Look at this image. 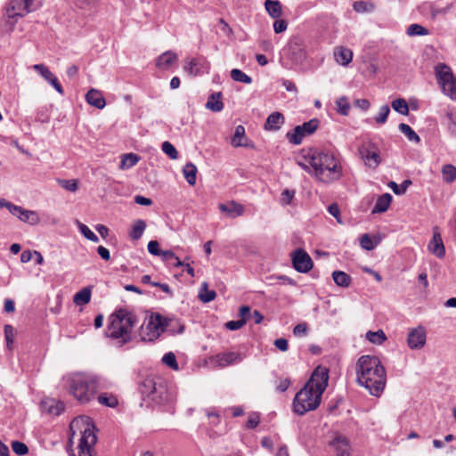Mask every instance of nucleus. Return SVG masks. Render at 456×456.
I'll return each instance as SVG.
<instances>
[{"label": "nucleus", "mask_w": 456, "mask_h": 456, "mask_svg": "<svg viewBox=\"0 0 456 456\" xmlns=\"http://www.w3.org/2000/svg\"><path fill=\"white\" fill-rule=\"evenodd\" d=\"M161 149L171 159H176L178 158V151L171 142L167 141L164 142L161 145Z\"/></svg>", "instance_id": "nucleus-46"}, {"label": "nucleus", "mask_w": 456, "mask_h": 456, "mask_svg": "<svg viewBox=\"0 0 456 456\" xmlns=\"http://www.w3.org/2000/svg\"><path fill=\"white\" fill-rule=\"evenodd\" d=\"M359 153L370 168L376 169L381 163L379 146L372 141L363 142L359 147Z\"/></svg>", "instance_id": "nucleus-9"}, {"label": "nucleus", "mask_w": 456, "mask_h": 456, "mask_svg": "<svg viewBox=\"0 0 456 456\" xmlns=\"http://www.w3.org/2000/svg\"><path fill=\"white\" fill-rule=\"evenodd\" d=\"M10 18L23 17L28 13L23 0H11L7 8Z\"/></svg>", "instance_id": "nucleus-22"}, {"label": "nucleus", "mask_w": 456, "mask_h": 456, "mask_svg": "<svg viewBox=\"0 0 456 456\" xmlns=\"http://www.w3.org/2000/svg\"><path fill=\"white\" fill-rule=\"evenodd\" d=\"M219 366L224 367L235 362H240L242 360V356L240 353L236 352H226L216 355Z\"/></svg>", "instance_id": "nucleus-23"}, {"label": "nucleus", "mask_w": 456, "mask_h": 456, "mask_svg": "<svg viewBox=\"0 0 456 456\" xmlns=\"http://www.w3.org/2000/svg\"><path fill=\"white\" fill-rule=\"evenodd\" d=\"M0 208H7L12 216L18 217L23 223L30 225H37L40 223L39 216L36 211L25 209L5 199H0Z\"/></svg>", "instance_id": "nucleus-7"}, {"label": "nucleus", "mask_w": 456, "mask_h": 456, "mask_svg": "<svg viewBox=\"0 0 456 456\" xmlns=\"http://www.w3.org/2000/svg\"><path fill=\"white\" fill-rule=\"evenodd\" d=\"M148 400L157 405L165 404L171 400V394L168 391L167 384L162 378L159 379L157 386H154V388H152V393Z\"/></svg>", "instance_id": "nucleus-11"}, {"label": "nucleus", "mask_w": 456, "mask_h": 456, "mask_svg": "<svg viewBox=\"0 0 456 456\" xmlns=\"http://www.w3.org/2000/svg\"><path fill=\"white\" fill-rule=\"evenodd\" d=\"M148 251L150 254L153 256H160L162 253V250L159 248V244L157 240H151L148 243Z\"/></svg>", "instance_id": "nucleus-61"}, {"label": "nucleus", "mask_w": 456, "mask_h": 456, "mask_svg": "<svg viewBox=\"0 0 456 456\" xmlns=\"http://www.w3.org/2000/svg\"><path fill=\"white\" fill-rule=\"evenodd\" d=\"M390 113V109L388 105H383L379 109V114L375 117V121L378 124H384L386 123L387 117Z\"/></svg>", "instance_id": "nucleus-51"}, {"label": "nucleus", "mask_w": 456, "mask_h": 456, "mask_svg": "<svg viewBox=\"0 0 456 456\" xmlns=\"http://www.w3.org/2000/svg\"><path fill=\"white\" fill-rule=\"evenodd\" d=\"M293 267L299 273H307L313 268L310 256L301 248H297L292 255Z\"/></svg>", "instance_id": "nucleus-12"}, {"label": "nucleus", "mask_w": 456, "mask_h": 456, "mask_svg": "<svg viewBox=\"0 0 456 456\" xmlns=\"http://www.w3.org/2000/svg\"><path fill=\"white\" fill-rule=\"evenodd\" d=\"M399 130L408 138L409 141L414 142H419V136L414 132V130L407 124L401 123L398 126Z\"/></svg>", "instance_id": "nucleus-38"}, {"label": "nucleus", "mask_w": 456, "mask_h": 456, "mask_svg": "<svg viewBox=\"0 0 456 456\" xmlns=\"http://www.w3.org/2000/svg\"><path fill=\"white\" fill-rule=\"evenodd\" d=\"M288 28V22L285 20L275 19L273 22V29L277 34L284 32Z\"/></svg>", "instance_id": "nucleus-58"}, {"label": "nucleus", "mask_w": 456, "mask_h": 456, "mask_svg": "<svg viewBox=\"0 0 456 456\" xmlns=\"http://www.w3.org/2000/svg\"><path fill=\"white\" fill-rule=\"evenodd\" d=\"M353 8L356 12H370L375 5L370 1L359 0L354 3Z\"/></svg>", "instance_id": "nucleus-40"}, {"label": "nucleus", "mask_w": 456, "mask_h": 456, "mask_svg": "<svg viewBox=\"0 0 456 456\" xmlns=\"http://www.w3.org/2000/svg\"><path fill=\"white\" fill-rule=\"evenodd\" d=\"M216 297L215 290L208 289L207 282H203L199 292V297L203 303H209L213 301Z\"/></svg>", "instance_id": "nucleus-33"}, {"label": "nucleus", "mask_w": 456, "mask_h": 456, "mask_svg": "<svg viewBox=\"0 0 456 456\" xmlns=\"http://www.w3.org/2000/svg\"><path fill=\"white\" fill-rule=\"evenodd\" d=\"M408 346L411 349L421 348L426 343V332L422 328L413 329L408 335Z\"/></svg>", "instance_id": "nucleus-16"}, {"label": "nucleus", "mask_w": 456, "mask_h": 456, "mask_svg": "<svg viewBox=\"0 0 456 456\" xmlns=\"http://www.w3.org/2000/svg\"><path fill=\"white\" fill-rule=\"evenodd\" d=\"M246 324V319L244 320H237V321H229L224 326L229 330H237L243 327Z\"/></svg>", "instance_id": "nucleus-60"}, {"label": "nucleus", "mask_w": 456, "mask_h": 456, "mask_svg": "<svg viewBox=\"0 0 456 456\" xmlns=\"http://www.w3.org/2000/svg\"><path fill=\"white\" fill-rule=\"evenodd\" d=\"M231 77L232 80L236 82H240L247 85L252 83L251 77L248 76L246 73H244L239 69H233L231 70Z\"/></svg>", "instance_id": "nucleus-41"}, {"label": "nucleus", "mask_w": 456, "mask_h": 456, "mask_svg": "<svg viewBox=\"0 0 456 456\" xmlns=\"http://www.w3.org/2000/svg\"><path fill=\"white\" fill-rule=\"evenodd\" d=\"M391 107L401 115L407 116L409 114V107L406 101L403 98L395 99L391 102Z\"/></svg>", "instance_id": "nucleus-39"}, {"label": "nucleus", "mask_w": 456, "mask_h": 456, "mask_svg": "<svg viewBox=\"0 0 456 456\" xmlns=\"http://www.w3.org/2000/svg\"><path fill=\"white\" fill-rule=\"evenodd\" d=\"M140 158L134 153H126L122 156L119 168L127 169L137 164Z\"/></svg>", "instance_id": "nucleus-34"}, {"label": "nucleus", "mask_w": 456, "mask_h": 456, "mask_svg": "<svg viewBox=\"0 0 456 456\" xmlns=\"http://www.w3.org/2000/svg\"><path fill=\"white\" fill-rule=\"evenodd\" d=\"M222 96L223 94L221 92L211 94L206 103V108L215 112L221 111L224 109Z\"/></svg>", "instance_id": "nucleus-25"}, {"label": "nucleus", "mask_w": 456, "mask_h": 456, "mask_svg": "<svg viewBox=\"0 0 456 456\" xmlns=\"http://www.w3.org/2000/svg\"><path fill=\"white\" fill-rule=\"evenodd\" d=\"M218 208L222 213L226 214V216L230 218H236L240 216L245 212V207L235 200L219 204Z\"/></svg>", "instance_id": "nucleus-14"}, {"label": "nucleus", "mask_w": 456, "mask_h": 456, "mask_svg": "<svg viewBox=\"0 0 456 456\" xmlns=\"http://www.w3.org/2000/svg\"><path fill=\"white\" fill-rule=\"evenodd\" d=\"M11 446L13 452L19 456L25 455L28 452V447L22 442L12 441Z\"/></svg>", "instance_id": "nucleus-48"}, {"label": "nucleus", "mask_w": 456, "mask_h": 456, "mask_svg": "<svg viewBox=\"0 0 456 456\" xmlns=\"http://www.w3.org/2000/svg\"><path fill=\"white\" fill-rule=\"evenodd\" d=\"M407 34L411 37L413 36H426L428 30L419 24H411L407 28Z\"/></svg>", "instance_id": "nucleus-43"}, {"label": "nucleus", "mask_w": 456, "mask_h": 456, "mask_svg": "<svg viewBox=\"0 0 456 456\" xmlns=\"http://www.w3.org/2000/svg\"><path fill=\"white\" fill-rule=\"evenodd\" d=\"M33 69L39 73L54 89L61 94H64L63 88L57 77L50 71V69L44 64H35Z\"/></svg>", "instance_id": "nucleus-13"}, {"label": "nucleus", "mask_w": 456, "mask_h": 456, "mask_svg": "<svg viewBox=\"0 0 456 456\" xmlns=\"http://www.w3.org/2000/svg\"><path fill=\"white\" fill-rule=\"evenodd\" d=\"M443 175L444 179L448 182L452 183L456 179V167L452 165H444L443 167Z\"/></svg>", "instance_id": "nucleus-44"}, {"label": "nucleus", "mask_w": 456, "mask_h": 456, "mask_svg": "<svg viewBox=\"0 0 456 456\" xmlns=\"http://www.w3.org/2000/svg\"><path fill=\"white\" fill-rule=\"evenodd\" d=\"M185 180L190 185H194L197 179V167L191 162H188L183 168Z\"/></svg>", "instance_id": "nucleus-32"}, {"label": "nucleus", "mask_w": 456, "mask_h": 456, "mask_svg": "<svg viewBox=\"0 0 456 456\" xmlns=\"http://www.w3.org/2000/svg\"><path fill=\"white\" fill-rule=\"evenodd\" d=\"M243 139H245V128L241 125L237 126L235 128V133L232 139V146H234V147L246 146L247 143L245 142H243Z\"/></svg>", "instance_id": "nucleus-35"}, {"label": "nucleus", "mask_w": 456, "mask_h": 456, "mask_svg": "<svg viewBox=\"0 0 456 456\" xmlns=\"http://www.w3.org/2000/svg\"><path fill=\"white\" fill-rule=\"evenodd\" d=\"M137 322L136 316L126 309H118L110 316L106 334L124 346L132 340V330Z\"/></svg>", "instance_id": "nucleus-5"}, {"label": "nucleus", "mask_w": 456, "mask_h": 456, "mask_svg": "<svg viewBox=\"0 0 456 456\" xmlns=\"http://www.w3.org/2000/svg\"><path fill=\"white\" fill-rule=\"evenodd\" d=\"M332 279L336 285L342 288H348L352 283L351 276L343 271H334L332 273Z\"/></svg>", "instance_id": "nucleus-29"}, {"label": "nucleus", "mask_w": 456, "mask_h": 456, "mask_svg": "<svg viewBox=\"0 0 456 456\" xmlns=\"http://www.w3.org/2000/svg\"><path fill=\"white\" fill-rule=\"evenodd\" d=\"M94 425L87 426L82 432L78 444V456H93L92 449L97 442Z\"/></svg>", "instance_id": "nucleus-10"}, {"label": "nucleus", "mask_w": 456, "mask_h": 456, "mask_svg": "<svg viewBox=\"0 0 456 456\" xmlns=\"http://www.w3.org/2000/svg\"><path fill=\"white\" fill-rule=\"evenodd\" d=\"M260 421V418L257 413H251L248 416V421H247V428H256Z\"/></svg>", "instance_id": "nucleus-64"}, {"label": "nucleus", "mask_w": 456, "mask_h": 456, "mask_svg": "<svg viewBox=\"0 0 456 456\" xmlns=\"http://www.w3.org/2000/svg\"><path fill=\"white\" fill-rule=\"evenodd\" d=\"M336 61L344 66L348 65L353 59V52L350 49L338 47L334 53Z\"/></svg>", "instance_id": "nucleus-27"}, {"label": "nucleus", "mask_w": 456, "mask_h": 456, "mask_svg": "<svg viewBox=\"0 0 456 456\" xmlns=\"http://www.w3.org/2000/svg\"><path fill=\"white\" fill-rule=\"evenodd\" d=\"M67 387L69 393L81 403H88L99 389L105 387L99 376L84 373L69 377Z\"/></svg>", "instance_id": "nucleus-4"}, {"label": "nucleus", "mask_w": 456, "mask_h": 456, "mask_svg": "<svg viewBox=\"0 0 456 456\" xmlns=\"http://www.w3.org/2000/svg\"><path fill=\"white\" fill-rule=\"evenodd\" d=\"M78 229L80 232L89 240L93 242H98V237L84 224L77 222Z\"/></svg>", "instance_id": "nucleus-47"}, {"label": "nucleus", "mask_w": 456, "mask_h": 456, "mask_svg": "<svg viewBox=\"0 0 456 456\" xmlns=\"http://www.w3.org/2000/svg\"><path fill=\"white\" fill-rule=\"evenodd\" d=\"M357 381L371 395L379 396L383 392L387 373L379 359L376 356L362 355L356 362Z\"/></svg>", "instance_id": "nucleus-2"}, {"label": "nucleus", "mask_w": 456, "mask_h": 456, "mask_svg": "<svg viewBox=\"0 0 456 456\" xmlns=\"http://www.w3.org/2000/svg\"><path fill=\"white\" fill-rule=\"evenodd\" d=\"M428 249L433 255L439 258L444 256L445 248L439 232H434L433 237L428 243Z\"/></svg>", "instance_id": "nucleus-19"}, {"label": "nucleus", "mask_w": 456, "mask_h": 456, "mask_svg": "<svg viewBox=\"0 0 456 456\" xmlns=\"http://www.w3.org/2000/svg\"><path fill=\"white\" fill-rule=\"evenodd\" d=\"M42 1L43 0H23L28 13L37 10L42 4Z\"/></svg>", "instance_id": "nucleus-62"}, {"label": "nucleus", "mask_w": 456, "mask_h": 456, "mask_svg": "<svg viewBox=\"0 0 456 456\" xmlns=\"http://www.w3.org/2000/svg\"><path fill=\"white\" fill-rule=\"evenodd\" d=\"M97 400L99 403L110 408L116 407L118 403V398L114 395L109 393L100 394Z\"/></svg>", "instance_id": "nucleus-36"}, {"label": "nucleus", "mask_w": 456, "mask_h": 456, "mask_svg": "<svg viewBox=\"0 0 456 456\" xmlns=\"http://www.w3.org/2000/svg\"><path fill=\"white\" fill-rule=\"evenodd\" d=\"M295 196V191L293 190H289V189H286L282 191L281 193V202L282 204L284 205H289L290 204L292 199L294 198Z\"/></svg>", "instance_id": "nucleus-63"}, {"label": "nucleus", "mask_w": 456, "mask_h": 456, "mask_svg": "<svg viewBox=\"0 0 456 456\" xmlns=\"http://www.w3.org/2000/svg\"><path fill=\"white\" fill-rule=\"evenodd\" d=\"M145 228H146L145 221L142 219H137L134 223L132 229L129 232V237L133 240H137L141 239V237L142 236V234L145 231Z\"/></svg>", "instance_id": "nucleus-31"}, {"label": "nucleus", "mask_w": 456, "mask_h": 456, "mask_svg": "<svg viewBox=\"0 0 456 456\" xmlns=\"http://www.w3.org/2000/svg\"><path fill=\"white\" fill-rule=\"evenodd\" d=\"M411 184V180H404L401 184H397L394 181H390L388 183V187L393 190L394 193L396 195L404 194L409 185Z\"/></svg>", "instance_id": "nucleus-42"}, {"label": "nucleus", "mask_w": 456, "mask_h": 456, "mask_svg": "<svg viewBox=\"0 0 456 456\" xmlns=\"http://www.w3.org/2000/svg\"><path fill=\"white\" fill-rule=\"evenodd\" d=\"M47 411L50 414L58 416L64 411V405L62 403L53 401Z\"/></svg>", "instance_id": "nucleus-55"}, {"label": "nucleus", "mask_w": 456, "mask_h": 456, "mask_svg": "<svg viewBox=\"0 0 456 456\" xmlns=\"http://www.w3.org/2000/svg\"><path fill=\"white\" fill-rule=\"evenodd\" d=\"M14 335H15V330H14L13 327L10 324H5L4 325V338L6 340L7 347L9 349L12 348V346L13 344Z\"/></svg>", "instance_id": "nucleus-49"}, {"label": "nucleus", "mask_w": 456, "mask_h": 456, "mask_svg": "<svg viewBox=\"0 0 456 456\" xmlns=\"http://www.w3.org/2000/svg\"><path fill=\"white\" fill-rule=\"evenodd\" d=\"M446 118H448V129L452 134L456 135V112H447Z\"/></svg>", "instance_id": "nucleus-56"}, {"label": "nucleus", "mask_w": 456, "mask_h": 456, "mask_svg": "<svg viewBox=\"0 0 456 456\" xmlns=\"http://www.w3.org/2000/svg\"><path fill=\"white\" fill-rule=\"evenodd\" d=\"M197 61L195 59H191L184 66V70L188 72L189 75L195 77L200 74V71L197 69Z\"/></svg>", "instance_id": "nucleus-54"}, {"label": "nucleus", "mask_w": 456, "mask_h": 456, "mask_svg": "<svg viewBox=\"0 0 456 456\" xmlns=\"http://www.w3.org/2000/svg\"><path fill=\"white\" fill-rule=\"evenodd\" d=\"M336 104L338 106V112L343 116H347L350 110V104L347 101V98L342 96L336 101Z\"/></svg>", "instance_id": "nucleus-45"}, {"label": "nucleus", "mask_w": 456, "mask_h": 456, "mask_svg": "<svg viewBox=\"0 0 456 456\" xmlns=\"http://www.w3.org/2000/svg\"><path fill=\"white\" fill-rule=\"evenodd\" d=\"M435 73L443 93L456 101V77L451 68L444 63H439L435 67Z\"/></svg>", "instance_id": "nucleus-6"}, {"label": "nucleus", "mask_w": 456, "mask_h": 456, "mask_svg": "<svg viewBox=\"0 0 456 456\" xmlns=\"http://www.w3.org/2000/svg\"><path fill=\"white\" fill-rule=\"evenodd\" d=\"M329 213L334 216L338 224H343L340 216V208L337 203H332L328 207Z\"/></svg>", "instance_id": "nucleus-57"}, {"label": "nucleus", "mask_w": 456, "mask_h": 456, "mask_svg": "<svg viewBox=\"0 0 456 456\" xmlns=\"http://www.w3.org/2000/svg\"><path fill=\"white\" fill-rule=\"evenodd\" d=\"M308 163L314 176L322 183H330L342 176V167L331 153L315 151L309 154Z\"/></svg>", "instance_id": "nucleus-3"}, {"label": "nucleus", "mask_w": 456, "mask_h": 456, "mask_svg": "<svg viewBox=\"0 0 456 456\" xmlns=\"http://www.w3.org/2000/svg\"><path fill=\"white\" fill-rule=\"evenodd\" d=\"M366 338L372 344L381 345L387 340V336L382 330H379L377 331H368Z\"/></svg>", "instance_id": "nucleus-37"}, {"label": "nucleus", "mask_w": 456, "mask_h": 456, "mask_svg": "<svg viewBox=\"0 0 456 456\" xmlns=\"http://www.w3.org/2000/svg\"><path fill=\"white\" fill-rule=\"evenodd\" d=\"M86 101L88 104L102 110L106 105V101L102 93L94 88L90 89L86 94Z\"/></svg>", "instance_id": "nucleus-20"}, {"label": "nucleus", "mask_w": 456, "mask_h": 456, "mask_svg": "<svg viewBox=\"0 0 456 456\" xmlns=\"http://www.w3.org/2000/svg\"><path fill=\"white\" fill-rule=\"evenodd\" d=\"M265 8L273 19H279L282 15V6L279 0H265Z\"/></svg>", "instance_id": "nucleus-24"}, {"label": "nucleus", "mask_w": 456, "mask_h": 456, "mask_svg": "<svg viewBox=\"0 0 456 456\" xmlns=\"http://www.w3.org/2000/svg\"><path fill=\"white\" fill-rule=\"evenodd\" d=\"M328 380L329 370L322 366L315 368L309 380L294 397V412L302 416L315 410L321 403V398L328 386Z\"/></svg>", "instance_id": "nucleus-1"}, {"label": "nucleus", "mask_w": 456, "mask_h": 456, "mask_svg": "<svg viewBox=\"0 0 456 456\" xmlns=\"http://www.w3.org/2000/svg\"><path fill=\"white\" fill-rule=\"evenodd\" d=\"M168 322L167 320L159 314H154L150 317V320L147 324V330L159 334V331H164L166 327H167Z\"/></svg>", "instance_id": "nucleus-18"}, {"label": "nucleus", "mask_w": 456, "mask_h": 456, "mask_svg": "<svg viewBox=\"0 0 456 456\" xmlns=\"http://www.w3.org/2000/svg\"><path fill=\"white\" fill-rule=\"evenodd\" d=\"M162 362L173 370H178V363L174 353L169 352L164 354Z\"/></svg>", "instance_id": "nucleus-50"}, {"label": "nucleus", "mask_w": 456, "mask_h": 456, "mask_svg": "<svg viewBox=\"0 0 456 456\" xmlns=\"http://www.w3.org/2000/svg\"><path fill=\"white\" fill-rule=\"evenodd\" d=\"M285 122V118L282 113L274 111L271 113L265 124V130L278 131Z\"/></svg>", "instance_id": "nucleus-21"}, {"label": "nucleus", "mask_w": 456, "mask_h": 456, "mask_svg": "<svg viewBox=\"0 0 456 456\" xmlns=\"http://www.w3.org/2000/svg\"><path fill=\"white\" fill-rule=\"evenodd\" d=\"M92 290L90 287H85L74 295L73 302L77 305L88 304L91 300Z\"/></svg>", "instance_id": "nucleus-30"}, {"label": "nucleus", "mask_w": 456, "mask_h": 456, "mask_svg": "<svg viewBox=\"0 0 456 456\" xmlns=\"http://www.w3.org/2000/svg\"><path fill=\"white\" fill-rule=\"evenodd\" d=\"M176 60V53L171 51H167L157 59L156 65L161 69H167Z\"/></svg>", "instance_id": "nucleus-28"}, {"label": "nucleus", "mask_w": 456, "mask_h": 456, "mask_svg": "<svg viewBox=\"0 0 456 456\" xmlns=\"http://www.w3.org/2000/svg\"><path fill=\"white\" fill-rule=\"evenodd\" d=\"M320 121L317 118H312L300 126H297L292 131L286 134L289 142L294 145L301 144L304 137L313 134L318 128Z\"/></svg>", "instance_id": "nucleus-8"}, {"label": "nucleus", "mask_w": 456, "mask_h": 456, "mask_svg": "<svg viewBox=\"0 0 456 456\" xmlns=\"http://www.w3.org/2000/svg\"><path fill=\"white\" fill-rule=\"evenodd\" d=\"M160 379L161 377L156 375H149L138 383V390L143 400L149 398L152 393V388H154V386H157V382H159Z\"/></svg>", "instance_id": "nucleus-15"}, {"label": "nucleus", "mask_w": 456, "mask_h": 456, "mask_svg": "<svg viewBox=\"0 0 456 456\" xmlns=\"http://www.w3.org/2000/svg\"><path fill=\"white\" fill-rule=\"evenodd\" d=\"M59 184L69 191H76L78 189V183L75 179L70 180H59Z\"/></svg>", "instance_id": "nucleus-52"}, {"label": "nucleus", "mask_w": 456, "mask_h": 456, "mask_svg": "<svg viewBox=\"0 0 456 456\" xmlns=\"http://www.w3.org/2000/svg\"><path fill=\"white\" fill-rule=\"evenodd\" d=\"M308 332V325L305 322L299 323L293 328V334L297 337L305 336Z\"/></svg>", "instance_id": "nucleus-59"}, {"label": "nucleus", "mask_w": 456, "mask_h": 456, "mask_svg": "<svg viewBox=\"0 0 456 456\" xmlns=\"http://www.w3.org/2000/svg\"><path fill=\"white\" fill-rule=\"evenodd\" d=\"M330 445L336 452V456H349L350 455V445L346 437L338 436L333 441L330 442Z\"/></svg>", "instance_id": "nucleus-17"}, {"label": "nucleus", "mask_w": 456, "mask_h": 456, "mask_svg": "<svg viewBox=\"0 0 456 456\" xmlns=\"http://www.w3.org/2000/svg\"><path fill=\"white\" fill-rule=\"evenodd\" d=\"M360 245L365 250H372L377 243H374L368 233L363 234L360 239Z\"/></svg>", "instance_id": "nucleus-53"}, {"label": "nucleus", "mask_w": 456, "mask_h": 456, "mask_svg": "<svg viewBox=\"0 0 456 456\" xmlns=\"http://www.w3.org/2000/svg\"><path fill=\"white\" fill-rule=\"evenodd\" d=\"M392 196L389 193H384L379 196L376 201V204L372 209V213H384L386 212L392 201Z\"/></svg>", "instance_id": "nucleus-26"}]
</instances>
